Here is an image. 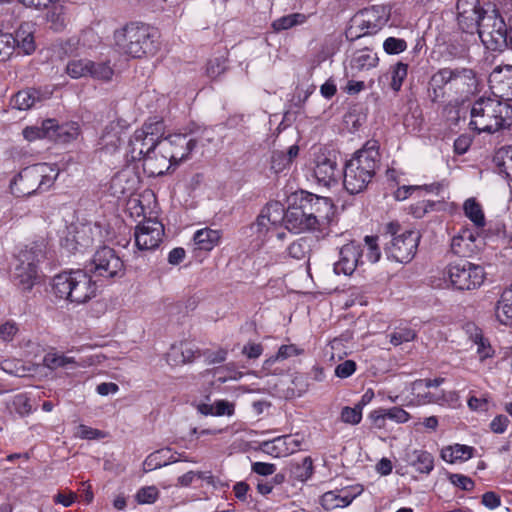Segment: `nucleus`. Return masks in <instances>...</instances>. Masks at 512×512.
<instances>
[{
  "mask_svg": "<svg viewBox=\"0 0 512 512\" xmlns=\"http://www.w3.org/2000/svg\"><path fill=\"white\" fill-rule=\"evenodd\" d=\"M384 229L385 235L391 237L385 248L388 256L400 263L410 262L418 248L419 232L403 229L398 222H389Z\"/></svg>",
  "mask_w": 512,
  "mask_h": 512,
  "instance_id": "6e6552de",
  "label": "nucleus"
},
{
  "mask_svg": "<svg viewBox=\"0 0 512 512\" xmlns=\"http://www.w3.org/2000/svg\"><path fill=\"white\" fill-rule=\"evenodd\" d=\"M464 213L476 227L482 228L485 226V216L481 205L474 199L469 198L463 205Z\"/></svg>",
  "mask_w": 512,
  "mask_h": 512,
  "instance_id": "58836bf2",
  "label": "nucleus"
},
{
  "mask_svg": "<svg viewBox=\"0 0 512 512\" xmlns=\"http://www.w3.org/2000/svg\"><path fill=\"white\" fill-rule=\"evenodd\" d=\"M448 479L453 485L464 491H471L475 486L474 481L470 477L462 474L450 473Z\"/></svg>",
  "mask_w": 512,
  "mask_h": 512,
  "instance_id": "052dcab7",
  "label": "nucleus"
},
{
  "mask_svg": "<svg viewBox=\"0 0 512 512\" xmlns=\"http://www.w3.org/2000/svg\"><path fill=\"white\" fill-rule=\"evenodd\" d=\"M73 241L76 244V249H86L93 243L92 229L89 226H81L77 228L74 235Z\"/></svg>",
  "mask_w": 512,
  "mask_h": 512,
  "instance_id": "8fccbe9b",
  "label": "nucleus"
},
{
  "mask_svg": "<svg viewBox=\"0 0 512 512\" xmlns=\"http://www.w3.org/2000/svg\"><path fill=\"white\" fill-rule=\"evenodd\" d=\"M309 15L304 13H291L275 19L271 27L274 32L279 33L284 30H289L297 26L304 25L308 21Z\"/></svg>",
  "mask_w": 512,
  "mask_h": 512,
  "instance_id": "2f4dec72",
  "label": "nucleus"
},
{
  "mask_svg": "<svg viewBox=\"0 0 512 512\" xmlns=\"http://www.w3.org/2000/svg\"><path fill=\"white\" fill-rule=\"evenodd\" d=\"M54 128V120L48 119L43 122L42 127H26L23 130V136L28 141H34L36 139L49 137L52 138L51 130Z\"/></svg>",
  "mask_w": 512,
  "mask_h": 512,
  "instance_id": "a19ab883",
  "label": "nucleus"
},
{
  "mask_svg": "<svg viewBox=\"0 0 512 512\" xmlns=\"http://www.w3.org/2000/svg\"><path fill=\"white\" fill-rule=\"evenodd\" d=\"M10 409L20 417L28 416L32 412V405L29 397L23 393L15 395L11 400Z\"/></svg>",
  "mask_w": 512,
  "mask_h": 512,
  "instance_id": "49530a36",
  "label": "nucleus"
},
{
  "mask_svg": "<svg viewBox=\"0 0 512 512\" xmlns=\"http://www.w3.org/2000/svg\"><path fill=\"white\" fill-rule=\"evenodd\" d=\"M89 70H91V73H89L88 76L95 80L107 82L110 81L114 75V69L111 67L109 61L94 62L90 60Z\"/></svg>",
  "mask_w": 512,
  "mask_h": 512,
  "instance_id": "ea45409f",
  "label": "nucleus"
},
{
  "mask_svg": "<svg viewBox=\"0 0 512 512\" xmlns=\"http://www.w3.org/2000/svg\"><path fill=\"white\" fill-rule=\"evenodd\" d=\"M136 132H138V136L143 135L144 138H147L150 142L151 140L161 141L165 138L163 137L165 133V124L163 120L158 119L157 117L150 118L140 129H137Z\"/></svg>",
  "mask_w": 512,
  "mask_h": 512,
  "instance_id": "7c9ffc66",
  "label": "nucleus"
},
{
  "mask_svg": "<svg viewBox=\"0 0 512 512\" xmlns=\"http://www.w3.org/2000/svg\"><path fill=\"white\" fill-rule=\"evenodd\" d=\"M18 332V325L14 321H6L0 325V339L4 342H11Z\"/></svg>",
  "mask_w": 512,
  "mask_h": 512,
  "instance_id": "e2e57ef3",
  "label": "nucleus"
},
{
  "mask_svg": "<svg viewBox=\"0 0 512 512\" xmlns=\"http://www.w3.org/2000/svg\"><path fill=\"white\" fill-rule=\"evenodd\" d=\"M474 448L466 445L455 444L442 449L441 457L444 461L454 463L458 460H467L472 457Z\"/></svg>",
  "mask_w": 512,
  "mask_h": 512,
  "instance_id": "f704fd0d",
  "label": "nucleus"
},
{
  "mask_svg": "<svg viewBox=\"0 0 512 512\" xmlns=\"http://www.w3.org/2000/svg\"><path fill=\"white\" fill-rule=\"evenodd\" d=\"M469 127L478 134L510 129L512 105L495 97H480L471 107Z\"/></svg>",
  "mask_w": 512,
  "mask_h": 512,
  "instance_id": "7ed1b4c3",
  "label": "nucleus"
},
{
  "mask_svg": "<svg viewBox=\"0 0 512 512\" xmlns=\"http://www.w3.org/2000/svg\"><path fill=\"white\" fill-rule=\"evenodd\" d=\"M47 243L41 238L19 252L13 272V281L23 292L31 291L40 276L38 264L46 257Z\"/></svg>",
  "mask_w": 512,
  "mask_h": 512,
  "instance_id": "0eeeda50",
  "label": "nucleus"
},
{
  "mask_svg": "<svg viewBox=\"0 0 512 512\" xmlns=\"http://www.w3.org/2000/svg\"><path fill=\"white\" fill-rule=\"evenodd\" d=\"M291 473L297 480L305 481L313 473V461L311 457H305L301 463H294L291 466Z\"/></svg>",
  "mask_w": 512,
  "mask_h": 512,
  "instance_id": "de8ad7c7",
  "label": "nucleus"
},
{
  "mask_svg": "<svg viewBox=\"0 0 512 512\" xmlns=\"http://www.w3.org/2000/svg\"><path fill=\"white\" fill-rule=\"evenodd\" d=\"M447 275L451 285L458 290H472L480 287L485 279L482 266L460 259L447 266Z\"/></svg>",
  "mask_w": 512,
  "mask_h": 512,
  "instance_id": "1a4fd4ad",
  "label": "nucleus"
},
{
  "mask_svg": "<svg viewBox=\"0 0 512 512\" xmlns=\"http://www.w3.org/2000/svg\"><path fill=\"white\" fill-rule=\"evenodd\" d=\"M289 206L284 211L285 226L289 231L301 233L304 231H315L320 229L316 224L315 217H309L307 212L304 211L297 199H294V194L289 198Z\"/></svg>",
  "mask_w": 512,
  "mask_h": 512,
  "instance_id": "2eb2a0df",
  "label": "nucleus"
},
{
  "mask_svg": "<svg viewBox=\"0 0 512 512\" xmlns=\"http://www.w3.org/2000/svg\"><path fill=\"white\" fill-rule=\"evenodd\" d=\"M368 19L363 22L362 27L368 30L363 34H372L377 32L383 25L387 23L390 17V8L386 5H374L366 10Z\"/></svg>",
  "mask_w": 512,
  "mask_h": 512,
  "instance_id": "393cba45",
  "label": "nucleus"
},
{
  "mask_svg": "<svg viewBox=\"0 0 512 512\" xmlns=\"http://www.w3.org/2000/svg\"><path fill=\"white\" fill-rule=\"evenodd\" d=\"M496 317L504 325H509L512 322V284L502 293L497 303Z\"/></svg>",
  "mask_w": 512,
  "mask_h": 512,
  "instance_id": "473e14b6",
  "label": "nucleus"
},
{
  "mask_svg": "<svg viewBox=\"0 0 512 512\" xmlns=\"http://www.w3.org/2000/svg\"><path fill=\"white\" fill-rule=\"evenodd\" d=\"M478 89L477 73L467 67H444L435 72L429 82V97L439 102L445 96L465 100Z\"/></svg>",
  "mask_w": 512,
  "mask_h": 512,
  "instance_id": "f257e3e1",
  "label": "nucleus"
},
{
  "mask_svg": "<svg viewBox=\"0 0 512 512\" xmlns=\"http://www.w3.org/2000/svg\"><path fill=\"white\" fill-rule=\"evenodd\" d=\"M489 86L495 98L512 101V65L494 68L489 75Z\"/></svg>",
  "mask_w": 512,
  "mask_h": 512,
  "instance_id": "f3484780",
  "label": "nucleus"
},
{
  "mask_svg": "<svg viewBox=\"0 0 512 512\" xmlns=\"http://www.w3.org/2000/svg\"><path fill=\"white\" fill-rule=\"evenodd\" d=\"M182 460L187 461L182 454L172 453L169 448H163L149 454L144 460L143 467L147 472Z\"/></svg>",
  "mask_w": 512,
  "mask_h": 512,
  "instance_id": "b1692460",
  "label": "nucleus"
},
{
  "mask_svg": "<svg viewBox=\"0 0 512 512\" xmlns=\"http://www.w3.org/2000/svg\"><path fill=\"white\" fill-rule=\"evenodd\" d=\"M380 165L377 142H367L354 153L343 169V185L350 194L363 192L371 183Z\"/></svg>",
  "mask_w": 512,
  "mask_h": 512,
  "instance_id": "f03ea898",
  "label": "nucleus"
},
{
  "mask_svg": "<svg viewBox=\"0 0 512 512\" xmlns=\"http://www.w3.org/2000/svg\"><path fill=\"white\" fill-rule=\"evenodd\" d=\"M290 165V162L287 160L285 156V152L283 151H274L271 156V169L275 173H279L283 171L286 167Z\"/></svg>",
  "mask_w": 512,
  "mask_h": 512,
  "instance_id": "69168bd1",
  "label": "nucleus"
},
{
  "mask_svg": "<svg viewBox=\"0 0 512 512\" xmlns=\"http://www.w3.org/2000/svg\"><path fill=\"white\" fill-rule=\"evenodd\" d=\"M484 13H487V11H484L482 8L460 13L457 15L459 27L466 33L474 34L479 28L480 22H482Z\"/></svg>",
  "mask_w": 512,
  "mask_h": 512,
  "instance_id": "c756f323",
  "label": "nucleus"
},
{
  "mask_svg": "<svg viewBox=\"0 0 512 512\" xmlns=\"http://www.w3.org/2000/svg\"><path fill=\"white\" fill-rule=\"evenodd\" d=\"M499 173L512 182V146L502 147L494 158Z\"/></svg>",
  "mask_w": 512,
  "mask_h": 512,
  "instance_id": "c9c22d12",
  "label": "nucleus"
},
{
  "mask_svg": "<svg viewBox=\"0 0 512 512\" xmlns=\"http://www.w3.org/2000/svg\"><path fill=\"white\" fill-rule=\"evenodd\" d=\"M51 134L59 138V140L63 142H69L73 139H76L79 135V127L76 123H71L68 125L57 126L51 130Z\"/></svg>",
  "mask_w": 512,
  "mask_h": 512,
  "instance_id": "09e8293b",
  "label": "nucleus"
},
{
  "mask_svg": "<svg viewBox=\"0 0 512 512\" xmlns=\"http://www.w3.org/2000/svg\"><path fill=\"white\" fill-rule=\"evenodd\" d=\"M15 50V41L10 33H0V61H6Z\"/></svg>",
  "mask_w": 512,
  "mask_h": 512,
  "instance_id": "603ef678",
  "label": "nucleus"
},
{
  "mask_svg": "<svg viewBox=\"0 0 512 512\" xmlns=\"http://www.w3.org/2000/svg\"><path fill=\"white\" fill-rule=\"evenodd\" d=\"M317 244L318 240L314 237H301L288 246L287 252L291 258L297 260L309 259L311 252Z\"/></svg>",
  "mask_w": 512,
  "mask_h": 512,
  "instance_id": "cd10ccee",
  "label": "nucleus"
},
{
  "mask_svg": "<svg viewBox=\"0 0 512 512\" xmlns=\"http://www.w3.org/2000/svg\"><path fill=\"white\" fill-rule=\"evenodd\" d=\"M390 342L394 346L412 341L416 338V332L409 327H397L390 333Z\"/></svg>",
  "mask_w": 512,
  "mask_h": 512,
  "instance_id": "3c124183",
  "label": "nucleus"
},
{
  "mask_svg": "<svg viewBox=\"0 0 512 512\" xmlns=\"http://www.w3.org/2000/svg\"><path fill=\"white\" fill-rule=\"evenodd\" d=\"M411 465L420 473L429 474L434 468V458L424 450H414L410 455Z\"/></svg>",
  "mask_w": 512,
  "mask_h": 512,
  "instance_id": "e433bc0d",
  "label": "nucleus"
},
{
  "mask_svg": "<svg viewBox=\"0 0 512 512\" xmlns=\"http://www.w3.org/2000/svg\"><path fill=\"white\" fill-rule=\"evenodd\" d=\"M44 99L43 93L35 88L19 91L13 97V105L19 110H28Z\"/></svg>",
  "mask_w": 512,
  "mask_h": 512,
  "instance_id": "c85d7f7f",
  "label": "nucleus"
},
{
  "mask_svg": "<svg viewBox=\"0 0 512 512\" xmlns=\"http://www.w3.org/2000/svg\"><path fill=\"white\" fill-rule=\"evenodd\" d=\"M476 236L469 229L462 230L452 238L451 250L460 257H468L474 252Z\"/></svg>",
  "mask_w": 512,
  "mask_h": 512,
  "instance_id": "bb28decb",
  "label": "nucleus"
},
{
  "mask_svg": "<svg viewBox=\"0 0 512 512\" xmlns=\"http://www.w3.org/2000/svg\"><path fill=\"white\" fill-rule=\"evenodd\" d=\"M320 504L324 510L330 511L341 507V499L338 490L325 492L320 498Z\"/></svg>",
  "mask_w": 512,
  "mask_h": 512,
  "instance_id": "6e6d98bb",
  "label": "nucleus"
},
{
  "mask_svg": "<svg viewBox=\"0 0 512 512\" xmlns=\"http://www.w3.org/2000/svg\"><path fill=\"white\" fill-rule=\"evenodd\" d=\"M215 375H217L218 381L222 383L228 380H239L243 376L242 372H239L234 369V365L232 363L217 368L215 371Z\"/></svg>",
  "mask_w": 512,
  "mask_h": 512,
  "instance_id": "4d7b16f0",
  "label": "nucleus"
},
{
  "mask_svg": "<svg viewBox=\"0 0 512 512\" xmlns=\"http://www.w3.org/2000/svg\"><path fill=\"white\" fill-rule=\"evenodd\" d=\"M365 243L367 245L366 256L371 263H375L380 259L381 252L377 245V237L366 236Z\"/></svg>",
  "mask_w": 512,
  "mask_h": 512,
  "instance_id": "0e129e2a",
  "label": "nucleus"
},
{
  "mask_svg": "<svg viewBox=\"0 0 512 512\" xmlns=\"http://www.w3.org/2000/svg\"><path fill=\"white\" fill-rule=\"evenodd\" d=\"M160 145V141L151 140V142L144 138V136H138V132H134L129 141V153L133 161H144L150 153H155V150Z\"/></svg>",
  "mask_w": 512,
  "mask_h": 512,
  "instance_id": "5701e85b",
  "label": "nucleus"
},
{
  "mask_svg": "<svg viewBox=\"0 0 512 512\" xmlns=\"http://www.w3.org/2000/svg\"><path fill=\"white\" fill-rule=\"evenodd\" d=\"M383 48L388 54H399L406 50L407 43L404 39L388 37L383 43Z\"/></svg>",
  "mask_w": 512,
  "mask_h": 512,
  "instance_id": "bf43d9fd",
  "label": "nucleus"
},
{
  "mask_svg": "<svg viewBox=\"0 0 512 512\" xmlns=\"http://www.w3.org/2000/svg\"><path fill=\"white\" fill-rule=\"evenodd\" d=\"M300 447V441L292 435H284L260 444V450L272 457H286L296 452Z\"/></svg>",
  "mask_w": 512,
  "mask_h": 512,
  "instance_id": "aec40b11",
  "label": "nucleus"
},
{
  "mask_svg": "<svg viewBox=\"0 0 512 512\" xmlns=\"http://www.w3.org/2000/svg\"><path fill=\"white\" fill-rule=\"evenodd\" d=\"M362 257V249L359 244L350 242L341 247L339 260L334 264L336 274L351 275Z\"/></svg>",
  "mask_w": 512,
  "mask_h": 512,
  "instance_id": "a211bd4d",
  "label": "nucleus"
},
{
  "mask_svg": "<svg viewBox=\"0 0 512 512\" xmlns=\"http://www.w3.org/2000/svg\"><path fill=\"white\" fill-rule=\"evenodd\" d=\"M356 371V363L353 360H345L335 368V375L339 378H348Z\"/></svg>",
  "mask_w": 512,
  "mask_h": 512,
  "instance_id": "774afa93",
  "label": "nucleus"
},
{
  "mask_svg": "<svg viewBox=\"0 0 512 512\" xmlns=\"http://www.w3.org/2000/svg\"><path fill=\"white\" fill-rule=\"evenodd\" d=\"M157 33L147 25L130 22L113 33V47L121 55L142 58L153 55L158 49Z\"/></svg>",
  "mask_w": 512,
  "mask_h": 512,
  "instance_id": "20e7f679",
  "label": "nucleus"
},
{
  "mask_svg": "<svg viewBox=\"0 0 512 512\" xmlns=\"http://www.w3.org/2000/svg\"><path fill=\"white\" fill-rule=\"evenodd\" d=\"M338 168L335 159L325 155L319 154L314 160L313 175L317 183L330 187L337 183Z\"/></svg>",
  "mask_w": 512,
  "mask_h": 512,
  "instance_id": "6ab92c4d",
  "label": "nucleus"
},
{
  "mask_svg": "<svg viewBox=\"0 0 512 512\" xmlns=\"http://www.w3.org/2000/svg\"><path fill=\"white\" fill-rule=\"evenodd\" d=\"M197 350L190 343L182 342L179 346L172 347V353L170 356H174L176 363H187L191 362L195 358Z\"/></svg>",
  "mask_w": 512,
  "mask_h": 512,
  "instance_id": "c03bdc74",
  "label": "nucleus"
},
{
  "mask_svg": "<svg viewBox=\"0 0 512 512\" xmlns=\"http://www.w3.org/2000/svg\"><path fill=\"white\" fill-rule=\"evenodd\" d=\"M164 227L156 219H146L135 228V244L141 251L156 249L162 241Z\"/></svg>",
  "mask_w": 512,
  "mask_h": 512,
  "instance_id": "dca6fc26",
  "label": "nucleus"
},
{
  "mask_svg": "<svg viewBox=\"0 0 512 512\" xmlns=\"http://www.w3.org/2000/svg\"><path fill=\"white\" fill-rule=\"evenodd\" d=\"M44 364L49 369L74 367L76 361L73 357H69L58 353H48L44 357Z\"/></svg>",
  "mask_w": 512,
  "mask_h": 512,
  "instance_id": "37998d69",
  "label": "nucleus"
},
{
  "mask_svg": "<svg viewBox=\"0 0 512 512\" xmlns=\"http://www.w3.org/2000/svg\"><path fill=\"white\" fill-rule=\"evenodd\" d=\"M508 24L499 13L493 9L484 13L482 22L476 32L482 43L492 50H501L505 47Z\"/></svg>",
  "mask_w": 512,
  "mask_h": 512,
  "instance_id": "9d476101",
  "label": "nucleus"
},
{
  "mask_svg": "<svg viewBox=\"0 0 512 512\" xmlns=\"http://www.w3.org/2000/svg\"><path fill=\"white\" fill-rule=\"evenodd\" d=\"M161 142V149L169 153L174 165L187 160L197 147L198 138L187 134H173L165 137Z\"/></svg>",
  "mask_w": 512,
  "mask_h": 512,
  "instance_id": "4468645a",
  "label": "nucleus"
},
{
  "mask_svg": "<svg viewBox=\"0 0 512 512\" xmlns=\"http://www.w3.org/2000/svg\"><path fill=\"white\" fill-rule=\"evenodd\" d=\"M159 496V490L156 486H146L138 490L136 500L140 504H152Z\"/></svg>",
  "mask_w": 512,
  "mask_h": 512,
  "instance_id": "13d9d810",
  "label": "nucleus"
},
{
  "mask_svg": "<svg viewBox=\"0 0 512 512\" xmlns=\"http://www.w3.org/2000/svg\"><path fill=\"white\" fill-rule=\"evenodd\" d=\"M340 420L345 424L357 425L362 420L361 408L345 406L342 408L340 413Z\"/></svg>",
  "mask_w": 512,
  "mask_h": 512,
  "instance_id": "864d4df0",
  "label": "nucleus"
},
{
  "mask_svg": "<svg viewBox=\"0 0 512 512\" xmlns=\"http://www.w3.org/2000/svg\"><path fill=\"white\" fill-rule=\"evenodd\" d=\"M45 19L50 29L55 32L63 31L66 27V11L62 5L52 6L46 13Z\"/></svg>",
  "mask_w": 512,
  "mask_h": 512,
  "instance_id": "4c0bfd02",
  "label": "nucleus"
},
{
  "mask_svg": "<svg viewBox=\"0 0 512 512\" xmlns=\"http://www.w3.org/2000/svg\"><path fill=\"white\" fill-rule=\"evenodd\" d=\"M121 139L119 132L116 131V127L110 125L105 128L101 136V144L104 148L108 149L111 146L113 149L117 148L120 144Z\"/></svg>",
  "mask_w": 512,
  "mask_h": 512,
  "instance_id": "5fc2aeb1",
  "label": "nucleus"
},
{
  "mask_svg": "<svg viewBox=\"0 0 512 512\" xmlns=\"http://www.w3.org/2000/svg\"><path fill=\"white\" fill-rule=\"evenodd\" d=\"M195 478H199L202 480H206L209 483L212 482L213 477L211 475H206V473L203 472H194L189 471L177 479V485L181 487H187L189 486Z\"/></svg>",
  "mask_w": 512,
  "mask_h": 512,
  "instance_id": "680f3d73",
  "label": "nucleus"
},
{
  "mask_svg": "<svg viewBox=\"0 0 512 512\" xmlns=\"http://www.w3.org/2000/svg\"><path fill=\"white\" fill-rule=\"evenodd\" d=\"M96 283L86 271L77 269L55 275L52 291L56 297L71 303L82 304L96 295Z\"/></svg>",
  "mask_w": 512,
  "mask_h": 512,
  "instance_id": "39448f33",
  "label": "nucleus"
},
{
  "mask_svg": "<svg viewBox=\"0 0 512 512\" xmlns=\"http://www.w3.org/2000/svg\"><path fill=\"white\" fill-rule=\"evenodd\" d=\"M284 219V208L278 201L267 203L260 211L250 230L258 239H265L270 233L277 231Z\"/></svg>",
  "mask_w": 512,
  "mask_h": 512,
  "instance_id": "ddd939ff",
  "label": "nucleus"
},
{
  "mask_svg": "<svg viewBox=\"0 0 512 512\" xmlns=\"http://www.w3.org/2000/svg\"><path fill=\"white\" fill-rule=\"evenodd\" d=\"M90 59H72L67 63L66 72L74 78L88 77L91 70H89Z\"/></svg>",
  "mask_w": 512,
  "mask_h": 512,
  "instance_id": "79ce46f5",
  "label": "nucleus"
},
{
  "mask_svg": "<svg viewBox=\"0 0 512 512\" xmlns=\"http://www.w3.org/2000/svg\"><path fill=\"white\" fill-rule=\"evenodd\" d=\"M58 176L56 169L47 163H38L22 169L10 183L16 197H28L48 190Z\"/></svg>",
  "mask_w": 512,
  "mask_h": 512,
  "instance_id": "423d86ee",
  "label": "nucleus"
},
{
  "mask_svg": "<svg viewBox=\"0 0 512 512\" xmlns=\"http://www.w3.org/2000/svg\"><path fill=\"white\" fill-rule=\"evenodd\" d=\"M379 58L368 48L356 50L349 61L347 75L356 77L360 72L368 71L378 65Z\"/></svg>",
  "mask_w": 512,
  "mask_h": 512,
  "instance_id": "412c9836",
  "label": "nucleus"
},
{
  "mask_svg": "<svg viewBox=\"0 0 512 512\" xmlns=\"http://www.w3.org/2000/svg\"><path fill=\"white\" fill-rule=\"evenodd\" d=\"M161 149V144L155 150V153L150 155L143 161V169L149 176H160L163 175L171 165H174L172 159Z\"/></svg>",
  "mask_w": 512,
  "mask_h": 512,
  "instance_id": "4be33fe9",
  "label": "nucleus"
},
{
  "mask_svg": "<svg viewBox=\"0 0 512 512\" xmlns=\"http://www.w3.org/2000/svg\"><path fill=\"white\" fill-rule=\"evenodd\" d=\"M193 239L199 250L210 251L218 244L220 233L209 228L201 229L194 234Z\"/></svg>",
  "mask_w": 512,
  "mask_h": 512,
  "instance_id": "72a5a7b5",
  "label": "nucleus"
},
{
  "mask_svg": "<svg viewBox=\"0 0 512 512\" xmlns=\"http://www.w3.org/2000/svg\"><path fill=\"white\" fill-rule=\"evenodd\" d=\"M391 83L390 87L393 91H400L403 81L407 77L408 73V64L403 63L401 61L397 62L395 65L391 66Z\"/></svg>",
  "mask_w": 512,
  "mask_h": 512,
  "instance_id": "a18cd8bd",
  "label": "nucleus"
},
{
  "mask_svg": "<svg viewBox=\"0 0 512 512\" xmlns=\"http://www.w3.org/2000/svg\"><path fill=\"white\" fill-rule=\"evenodd\" d=\"M86 269L90 274L106 279L124 275L123 261L114 249L107 246L101 247L94 253Z\"/></svg>",
  "mask_w": 512,
  "mask_h": 512,
  "instance_id": "9b49d317",
  "label": "nucleus"
},
{
  "mask_svg": "<svg viewBox=\"0 0 512 512\" xmlns=\"http://www.w3.org/2000/svg\"><path fill=\"white\" fill-rule=\"evenodd\" d=\"M35 24L27 21L20 24L13 36L15 41V48H20L25 54L29 55L35 51Z\"/></svg>",
  "mask_w": 512,
  "mask_h": 512,
  "instance_id": "a878e982",
  "label": "nucleus"
},
{
  "mask_svg": "<svg viewBox=\"0 0 512 512\" xmlns=\"http://www.w3.org/2000/svg\"><path fill=\"white\" fill-rule=\"evenodd\" d=\"M294 194V199L302 206L309 217H315L316 224L319 228L322 225L329 223L333 215V202L330 198L317 196L307 191H297Z\"/></svg>",
  "mask_w": 512,
  "mask_h": 512,
  "instance_id": "f8f14e48",
  "label": "nucleus"
},
{
  "mask_svg": "<svg viewBox=\"0 0 512 512\" xmlns=\"http://www.w3.org/2000/svg\"><path fill=\"white\" fill-rule=\"evenodd\" d=\"M75 436L79 437L81 439L92 440V439L102 438L104 436V434L102 431H100L98 429H94L92 427L81 424L77 427Z\"/></svg>",
  "mask_w": 512,
  "mask_h": 512,
  "instance_id": "338daca9",
  "label": "nucleus"
}]
</instances>
